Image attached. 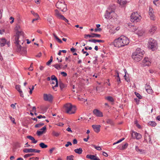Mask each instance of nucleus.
<instances>
[{"instance_id":"1","label":"nucleus","mask_w":160,"mask_h":160,"mask_svg":"<svg viewBox=\"0 0 160 160\" xmlns=\"http://www.w3.org/2000/svg\"><path fill=\"white\" fill-rule=\"evenodd\" d=\"M15 28L17 30L16 34L14 36V43L16 45L17 48V51H20L21 50V46L19 44L21 43L22 44L24 42V34L22 31H19V29L20 28V26L17 25Z\"/></svg>"},{"instance_id":"2","label":"nucleus","mask_w":160,"mask_h":160,"mask_svg":"<svg viewBox=\"0 0 160 160\" xmlns=\"http://www.w3.org/2000/svg\"><path fill=\"white\" fill-rule=\"evenodd\" d=\"M144 52L143 50H142L139 48H137L135 51L133 53L132 56V58L136 62L140 61L142 57Z\"/></svg>"},{"instance_id":"3","label":"nucleus","mask_w":160,"mask_h":160,"mask_svg":"<svg viewBox=\"0 0 160 160\" xmlns=\"http://www.w3.org/2000/svg\"><path fill=\"white\" fill-rule=\"evenodd\" d=\"M117 16V14L114 12V9L111 8L108 9L104 15L105 18L108 19L116 18Z\"/></svg>"},{"instance_id":"4","label":"nucleus","mask_w":160,"mask_h":160,"mask_svg":"<svg viewBox=\"0 0 160 160\" xmlns=\"http://www.w3.org/2000/svg\"><path fill=\"white\" fill-rule=\"evenodd\" d=\"M66 112L70 114H73L76 110V107L75 106H72L71 103H68L64 106Z\"/></svg>"},{"instance_id":"5","label":"nucleus","mask_w":160,"mask_h":160,"mask_svg":"<svg viewBox=\"0 0 160 160\" xmlns=\"http://www.w3.org/2000/svg\"><path fill=\"white\" fill-rule=\"evenodd\" d=\"M56 6L62 12H66L67 10V5L63 0H59L56 4Z\"/></svg>"},{"instance_id":"6","label":"nucleus","mask_w":160,"mask_h":160,"mask_svg":"<svg viewBox=\"0 0 160 160\" xmlns=\"http://www.w3.org/2000/svg\"><path fill=\"white\" fill-rule=\"evenodd\" d=\"M157 45V42L155 40L152 38H150L149 39L148 45V47L150 48L153 50L156 48Z\"/></svg>"},{"instance_id":"7","label":"nucleus","mask_w":160,"mask_h":160,"mask_svg":"<svg viewBox=\"0 0 160 160\" xmlns=\"http://www.w3.org/2000/svg\"><path fill=\"white\" fill-rule=\"evenodd\" d=\"M140 16L138 15L137 12H133L132 13L131 16V21L133 22H139L140 20Z\"/></svg>"},{"instance_id":"8","label":"nucleus","mask_w":160,"mask_h":160,"mask_svg":"<svg viewBox=\"0 0 160 160\" xmlns=\"http://www.w3.org/2000/svg\"><path fill=\"white\" fill-rule=\"evenodd\" d=\"M120 40V38L119 37L114 40L113 43L115 47L118 48L123 47V45L122 44L121 41Z\"/></svg>"},{"instance_id":"9","label":"nucleus","mask_w":160,"mask_h":160,"mask_svg":"<svg viewBox=\"0 0 160 160\" xmlns=\"http://www.w3.org/2000/svg\"><path fill=\"white\" fill-rule=\"evenodd\" d=\"M120 38L122 44L123 45V46L127 45L129 44V39L127 37L122 36Z\"/></svg>"},{"instance_id":"10","label":"nucleus","mask_w":160,"mask_h":160,"mask_svg":"<svg viewBox=\"0 0 160 160\" xmlns=\"http://www.w3.org/2000/svg\"><path fill=\"white\" fill-rule=\"evenodd\" d=\"M43 99L45 101L51 102L52 100L53 97L52 95L50 94H43Z\"/></svg>"},{"instance_id":"11","label":"nucleus","mask_w":160,"mask_h":160,"mask_svg":"<svg viewBox=\"0 0 160 160\" xmlns=\"http://www.w3.org/2000/svg\"><path fill=\"white\" fill-rule=\"evenodd\" d=\"M23 152L25 153L28 152H37L39 153L40 152V150H38L36 149L30 148H26L23 150Z\"/></svg>"},{"instance_id":"12","label":"nucleus","mask_w":160,"mask_h":160,"mask_svg":"<svg viewBox=\"0 0 160 160\" xmlns=\"http://www.w3.org/2000/svg\"><path fill=\"white\" fill-rule=\"evenodd\" d=\"M51 79L52 81L54 80L55 81L56 84L55 86H52V88L54 90H55V88L58 87V81L56 77L54 75H52L51 76Z\"/></svg>"},{"instance_id":"13","label":"nucleus","mask_w":160,"mask_h":160,"mask_svg":"<svg viewBox=\"0 0 160 160\" xmlns=\"http://www.w3.org/2000/svg\"><path fill=\"white\" fill-rule=\"evenodd\" d=\"M93 114L98 117H102L103 114L102 112L97 109H95L93 111Z\"/></svg>"},{"instance_id":"14","label":"nucleus","mask_w":160,"mask_h":160,"mask_svg":"<svg viewBox=\"0 0 160 160\" xmlns=\"http://www.w3.org/2000/svg\"><path fill=\"white\" fill-rule=\"evenodd\" d=\"M143 66H149L151 64V62L148 58H145L143 60Z\"/></svg>"},{"instance_id":"15","label":"nucleus","mask_w":160,"mask_h":160,"mask_svg":"<svg viewBox=\"0 0 160 160\" xmlns=\"http://www.w3.org/2000/svg\"><path fill=\"white\" fill-rule=\"evenodd\" d=\"M58 82L59 87L61 90H62L63 89L67 87V85L66 84H64L61 80H59Z\"/></svg>"},{"instance_id":"16","label":"nucleus","mask_w":160,"mask_h":160,"mask_svg":"<svg viewBox=\"0 0 160 160\" xmlns=\"http://www.w3.org/2000/svg\"><path fill=\"white\" fill-rule=\"evenodd\" d=\"M92 128L95 132L98 133L100 131L101 126L100 125H92Z\"/></svg>"},{"instance_id":"17","label":"nucleus","mask_w":160,"mask_h":160,"mask_svg":"<svg viewBox=\"0 0 160 160\" xmlns=\"http://www.w3.org/2000/svg\"><path fill=\"white\" fill-rule=\"evenodd\" d=\"M145 88L147 92L148 93L150 94L152 92V90L149 85L146 84L145 85Z\"/></svg>"},{"instance_id":"18","label":"nucleus","mask_w":160,"mask_h":160,"mask_svg":"<svg viewBox=\"0 0 160 160\" xmlns=\"http://www.w3.org/2000/svg\"><path fill=\"white\" fill-rule=\"evenodd\" d=\"M157 29V28L156 26L152 25L150 27V29L149 30V32L150 34H152L155 32Z\"/></svg>"},{"instance_id":"19","label":"nucleus","mask_w":160,"mask_h":160,"mask_svg":"<svg viewBox=\"0 0 160 160\" xmlns=\"http://www.w3.org/2000/svg\"><path fill=\"white\" fill-rule=\"evenodd\" d=\"M7 43V40L5 38H0V45L1 47H3Z\"/></svg>"},{"instance_id":"20","label":"nucleus","mask_w":160,"mask_h":160,"mask_svg":"<svg viewBox=\"0 0 160 160\" xmlns=\"http://www.w3.org/2000/svg\"><path fill=\"white\" fill-rule=\"evenodd\" d=\"M20 87L21 86L20 85H17L16 86V88L20 93V96L22 97H23V94L22 93V91L20 89Z\"/></svg>"},{"instance_id":"21","label":"nucleus","mask_w":160,"mask_h":160,"mask_svg":"<svg viewBox=\"0 0 160 160\" xmlns=\"http://www.w3.org/2000/svg\"><path fill=\"white\" fill-rule=\"evenodd\" d=\"M55 12L56 16L59 19L61 18V16H63L62 15L60 14L58 11L57 9L55 10Z\"/></svg>"},{"instance_id":"22","label":"nucleus","mask_w":160,"mask_h":160,"mask_svg":"<svg viewBox=\"0 0 160 160\" xmlns=\"http://www.w3.org/2000/svg\"><path fill=\"white\" fill-rule=\"evenodd\" d=\"M75 152L79 154H81L82 153V150L81 148H77L75 149L74 150Z\"/></svg>"},{"instance_id":"23","label":"nucleus","mask_w":160,"mask_h":160,"mask_svg":"<svg viewBox=\"0 0 160 160\" xmlns=\"http://www.w3.org/2000/svg\"><path fill=\"white\" fill-rule=\"evenodd\" d=\"M27 138L33 141L32 142L34 143H36L38 142L37 140H35V138L31 136H27Z\"/></svg>"},{"instance_id":"24","label":"nucleus","mask_w":160,"mask_h":160,"mask_svg":"<svg viewBox=\"0 0 160 160\" xmlns=\"http://www.w3.org/2000/svg\"><path fill=\"white\" fill-rule=\"evenodd\" d=\"M116 72L117 73V75L115 76L116 79L117 80V82H118V83L119 84L121 82L120 79L119 75V72L118 71H116Z\"/></svg>"},{"instance_id":"25","label":"nucleus","mask_w":160,"mask_h":160,"mask_svg":"<svg viewBox=\"0 0 160 160\" xmlns=\"http://www.w3.org/2000/svg\"><path fill=\"white\" fill-rule=\"evenodd\" d=\"M133 132L134 133L135 138L137 139H139L142 138V135L140 133H137L135 132Z\"/></svg>"},{"instance_id":"26","label":"nucleus","mask_w":160,"mask_h":160,"mask_svg":"<svg viewBox=\"0 0 160 160\" xmlns=\"http://www.w3.org/2000/svg\"><path fill=\"white\" fill-rule=\"evenodd\" d=\"M16 47V50L17 51V52H20L21 51H22V53H23V54H25L27 52V50L26 49V48L24 47H22L21 46V50L20 51H17V47Z\"/></svg>"},{"instance_id":"27","label":"nucleus","mask_w":160,"mask_h":160,"mask_svg":"<svg viewBox=\"0 0 160 160\" xmlns=\"http://www.w3.org/2000/svg\"><path fill=\"white\" fill-rule=\"evenodd\" d=\"M39 145L40 147L42 148H46L48 147V145L45 144L44 143L42 142L39 144Z\"/></svg>"},{"instance_id":"28","label":"nucleus","mask_w":160,"mask_h":160,"mask_svg":"<svg viewBox=\"0 0 160 160\" xmlns=\"http://www.w3.org/2000/svg\"><path fill=\"white\" fill-rule=\"evenodd\" d=\"M118 1L119 3L122 5H124L127 3V2L124 0H118Z\"/></svg>"},{"instance_id":"29","label":"nucleus","mask_w":160,"mask_h":160,"mask_svg":"<svg viewBox=\"0 0 160 160\" xmlns=\"http://www.w3.org/2000/svg\"><path fill=\"white\" fill-rule=\"evenodd\" d=\"M53 66L57 69L59 70L62 68V65L59 64H56L54 65Z\"/></svg>"},{"instance_id":"30","label":"nucleus","mask_w":160,"mask_h":160,"mask_svg":"<svg viewBox=\"0 0 160 160\" xmlns=\"http://www.w3.org/2000/svg\"><path fill=\"white\" fill-rule=\"evenodd\" d=\"M135 150L137 152H139L140 153H142L144 151V150L142 149H139L137 146L135 147Z\"/></svg>"},{"instance_id":"31","label":"nucleus","mask_w":160,"mask_h":160,"mask_svg":"<svg viewBox=\"0 0 160 160\" xmlns=\"http://www.w3.org/2000/svg\"><path fill=\"white\" fill-rule=\"evenodd\" d=\"M95 157V156L91 154H88L86 156V158L91 159L92 160Z\"/></svg>"},{"instance_id":"32","label":"nucleus","mask_w":160,"mask_h":160,"mask_svg":"<svg viewBox=\"0 0 160 160\" xmlns=\"http://www.w3.org/2000/svg\"><path fill=\"white\" fill-rule=\"evenodd\" d=\"M53 35L55 38L59 43H62V41L56 35H55V34H53Z\"/></svg>"},{"instance_id":"33","label":"nucleus","mask_w":160,"mask_h":160,"mask_svg":"<svg viewBox=\"0 0 160 160\" xmlns=\"http://www.w3.org/2000/svg\"><path fill=\"white\" fill-rule=\"evenodd\" d=\"M148 125H149L152 126V127H155V126L156 125L157 123L154 121H150L148 123Z\"/></svg>"},{"instance_id":"34","label":"nucleus","mask_w":160,"mask_h":160,"mask_svg":"<svg viewBox=\"0 0 160 160\" xmlns=\"http://www.w3.org/2000/svg\"><path fill=\"white\" fill-rule=\"evenodd\" d=\"M60 132H57L54 131H53L52 132V134L53 136L58 137L60 135Z\"/></svg>"},{"instance_id":"35","label":"nucleus","mask_w":160,"mask_h":160,"mask_svg":"<svg viewBox=\"0 0 160 160\" xmlns=\"http://www.w3.org/2000/svg\"><path fill=\"white\" fill-rule=\"evenodd\" d=\"M91 146L94 147L96 149L99 150L101 151L102 150V148L100 146H97L95 145L92 144Z\"/></svg>"},{"instance_id":"36","label":"nucleus","mask_w":160,"mask_h":160,"mask_svg":"<svg viewBox=\"0 0 160 160\" xmlns=\"http://www.w3.org/2000/svg\"><path fill=\"white\" fill-rule=\"evenodd\" d=\"M91 34H92V38H100L101 37V35L98 34L92 33Z\"/></svg>"},{"instance_id":"37","label":"nucleus","mask_w":160,"mask_h":160,"mask_svg":"<svg viewBox=\"0 0 160 160\" xmlns=\"http://www.w3.org/2000/svg\"><path fill=\"white\" fill-rule=\"evenodd\" d=\"M106 99L108 101L112 102L114 100L113 98L111 96H108L106 98Z\"/></svg>"},{"instance_id":"38","label":"nucleus","mask_w":160,"mask_h":160,"mask_svg":"<svg viewBox=\"0 0 160 160\" xmlns=\"http://www.w3.org/2000/svg\"><path fill=\"white\" fill-rule=\"evenodd\" d=\"M149 15L150 16V18L151 20L153 21L155 20V17L153 13H151V14H149Z\"/></svg>"},{"instance_id":"39","label":"nucleus","mask_w":160,"mask_h":160,"mask_svg":"<svg viewBox=\"0 0 160 160\" xmlns=\"http://www.w3.org/2000/svg\"><path fill=\"white\" fill-rule=\"evenodd\" d=\"M107 123L108 124H110L111 125H113V122L111 119H108L107 120Z\"/></svg>"},{"instance_id":"40","label":"nucleus","mask_w":160,"mask_h":160,"mask_svg":"<svg viewBox=\"0 0 160 160\" xmlns=\"http://www.w3.org/2000/svg\"><path fill=\"white\" fill-rule=\"evenodd\" d=\"M128 145V143H126L124 144L122 146V148L121 149V150H124L127 147Z\"/></svg>"},{"instance_id":"41","label":"nucleus","mask_w":160,"mask_h":160,"mask_svg":"<svg viewBox=\"0 0 160 160\" xmlns=\"http://www.w3.org/2000/svg\"><path fill=\"white\" fill-rule=\"evenodd\" d=\"M123 70H124V71L125 72V75L124 76V77L125 79L126 80V81H127V82H128L129 81V82L130 81V80L129 78H128V79L126 78V75H127V74L128 73L126 70V69H123Z\"/></svg>"},{"instance_id":"42","label":"nucleus","mask_w":160,"mask_h":160,"mask_svg":"<svg viewBox=\"0 0 160 160\" xmlns=\"http://www.w3.org/2000/svg\"><path fill=\"white\" fill-rule=\"evenodd\" d=\"M44 124L43 123H40L38 124H36L35 126V128H38L44 125Z\"/></svg>"},{"instance_id":"43","label":"nucleus","mask_w":160,"mask_h":160,"mask_svg":"<svg viewBox=\"0 0 160 160\" xmlns=\"http://www.w3.org/2000/svg\"><path fill=\"white\" fill-rule=\"evenodd\" d=\"M73 158L74 156L72 155L67 156V159L68 160H73Z\"/></svg>"},{"instance_id":"44","label":"nucleus","mask_w":160,"mask_h":160,"mask_svg":"<svg viewBox=\"0 0 160 160\" xmlns=\"http://www.w3.org/2000/svg\"><path fill=\"white\" fill-rule=\"evenodd\" d=\"M134 93L135 95L139 99H141L142 98V97L138 92H134Z\"/></svg>"},{"instance_id":"45","label":"nucleus","mask_w":160,"mask_h":160,"mask_svg":"<svg viewBox=\"0 0 160 160\" xmlns=\"http://www.w3.org/2000/svg\"><path fill=\"white\" fill-rule=\"evenodd\" d=\"M34 155V154L31 153V154H27L25 155L24 156V158H27L30 157H31L32 156Z\"/></svg>"},{"instance_id":"46","label":"nucleus","mask_w":160,"mask_h":160,"mask_svg":"<svg viewBox=\"0 0 160 160\" xmlns=\"http://www.w3.org/2000/svg\"><path fill=\"white\" fill-rule=\"evenodd\" d=\"M43 131H38L37 132V134L38 136H40L43 133Z\"/></svg>"},{"instance_id":"47","label":"nucleus","mask_w":160,"mask_h":160,"mask_svg":"<svg viewBox=\"0 0 160 160\" xmlns=\"http://www.w3.org/2000/svg\"><path fill=\"white\" fill-rule=\"evenodd\" d=\"M31 13L36 17L39 18V15L37 13H35L33 11H31Z\"/></svg>"},{"instance_id":"48","label":"nucleus","mask_w":160,"mask_h":160,"mask_svg":"<svg viewBox=\"0 0 160 160\" xmlns=\"http://www.w3.org/2000/svg\"><path fill=\"white\" fill-rule=\"evenodd\" d=\"M154 12V11L153 10V9L152 8L150 7L149 8V12H148L149 14H151H151L153 13Z\"/></svg>"},{"instance_id":"49","label":"nucleus","mask_w":160,"mask_h":160,"mask_svg":"<svg viewBox=\"0 0 160 160\" xmlns=\"http://www.w3.org/2000/svg\"><path fill=\"white\" fill-rule=\"evenodd\" d=\"M61 19H62V20H64L65 22H67L68 23V20L66 18L64 17L63 16H61Z\"/></svg>"},{"instance_id":"50","label":"nucleus","mask_w":160,"mask_h":160,"mask_svg":"<svg viewBox=\"0 0 160 160\" xmlns=\"http://www.w3.org/2000/svg\"><path fill=\"white\" fill-rule=\"evenodd\" d=\"M61 74L63 76L65 77L67 76V74L66 72H61Z\"/></svg>"},{"instance_id":"51","label":"nucleus","mask_w":160,"mask_h":160,"mask_svg":"<svg viewBox=\"0 0 160 160\" xmlns=\"http://www.w3.org/2000/svg\"><path fill=\"white\" fill-rule=\"evenodd\" d=\"M9 118L13 122V123H16L15 122V119L14 118H12V117L11 116H9Z\"/></svg>"},{"instance_id":"52","label":"nucleus","mask_w":160,"mask_h":160,"mask_svg":"<svg viewBox=\"0 0 160 160\" xmlns=\"http://www.w3.org/2000/svg\"><path fill=\"white\" fill-rule=\"evenodd\" d=\"M72 145V143L70 142H67V143L65 144V146L67 147H68L69 145L71 146Z\"/></svg>"},{"instance_id":"53","label":"nucleus","mask_w":160,"mask_h":160,"mask_svg":"<svg viewBox=\"0 0 160 160\" xmlns=\"http://www.w3.org/2000/svg\"><path fill=\"white\" fill-rule=\"evenodd\" d=\"M88 41L89 42H93L95 43L97 42V40L95 39H90Z\"/></svg>"},{"instance_id":"54","label":"nucleus","mask_w":160,"mask_h":160,"mask_svg":"<svg viewBox=\"0 0 160 160\" xmlns=\"http://www.w3.org/2000/svg\"><path fill=\"white\" fill-rule=\"evenodd\" d=\"M82 52L83 54L86 53V56H87L89 55V53L87 52L86 51H84V49H82Z\"/></svg>"},{"instance_id":"55","label":"nucleus","mask_w":160,"mask_h":160,"mask_svg":"<svg viewBox=\"0 0 160 160\" xmlns=\"http://www.w3.org/2000/svg\"><path fill=\"white\" fill-rule=\"evenodd\" d=\"M29 160H38V157L30 158Z\"/></svg>"},{"instance_id":"56","label":"nucleus","mask_w":160,"mask_h":160,"mask_svg":"<svg viewBox=\"0 0 160 160\" xmlns=\"http://www.w3.org/2000/svg\"><path fill=\"white\" fill-rule=\"evenodd\" d=\"M29 89H30L29 93L30 94H31L32 93V91L34 89V86H32V88L31 89L30 88H29Z\"/></svg>"},{"instance_id":"57","label":"nucleus","mask_w":160,"mask_h":160,"mask_svg":"<svg viewBox=\"0 0 160 160\" xmlns=\"http://www.w3.org/2000/svg\"><path fill=\"white\" fill-rule=\"evenodd\" d=\"M46 129V126H44V127L40 129L41 131H43V132H44V131H45Z\"/></svg>"},{"instance_id":"58","label":"nucleus","mask_w":160,"mask_h":160,"mask_svg":"<svg viewBox=\"0 0 160 160\" xmlns=\"http://www.w3.org/2000/svg\"><path fill=\"white\" fill-rule=\"evenodd\" d=\"M78 99L79 100L81 101H83V100H84V102L87 101V99H86V100H85V99L83 98H78Z\"/></svg>"},{"instance_id":"59","label":"nucleus","mask_w":160,"mask_h":160,"mask_svg":"<svg viewBox=\"0 0 160 160\" xmlns=\"http://www.w3.org/2000/svg\"><path fill=\"white\" fill-rule=\"evenodd\" d=\"M42 56V53L41 52L39 53L37 55H36V57L40 58Z\"/></svg>"},{"instance_id":"60","label":"nucleus","mask_w":160,"mask_h":160,"mask_svg":"<svg viewBox=\"0 0 160 160\" xmlns=\"http://www.w3.org/2000/svg\"><path fill=\"white\" fill-rule=\"evenodd\" d=\"M10 19H11L12 21L10 22V23H12L14 21V18H13L12 17H11L10 18Z\"/></svg>"},{"instance_id":"61","label":"nucleus","mask_w":160,"mask_h":160,"mask_svg":"<svg viewBox=\"0 0 160 160\" xmlns=\"http://www.w3.org/2000/svg\"><path fill=\"white\" fill-rule=\"evenodd\" d=\"M102 30V29L101 28H96L94 30V31L95 32H97V31H101Z\"/></svg>"},{"instance_id":"62","label":"nucleus","mask_w":160,"mask_h":160,"mask_svg":"<svg viewBox=\"0 0 160 160\" xmlns=\"http://www.w3.org/2000/svg\"><path fill=\"white\" fill-rule=\"evenodd\" d=\"M52 62V60H49L47 63L46 65H50L51 62Z\"/></svg>"},{"instance_id":"63","label":"nucleus","mask_w":160,"mask_h":160,"mask_svg":"<svg viewBox=\"0 0 160 160\" xmlns=\"http://www.w3.org/2000/svg\"><path fill=\"white\" fill-rule=\"evenodd\" d=\"M78 141L76 139H75L73 140V144H77V143Z\"/></svg>"},{"instance_id":"64","label":"nucleus","mask_w":160,"mask_h":160,"mask_svg":"<svg viewBox=\"0 0 160 160\" xmlns=\"http://www.w3.org/2000/svg\"><path fill=\"white\" fill-rule=\"evenodd\" d=\"M92 160H100V159L98 157L95 156V157Z\"/></svg>"}]
</instances>
